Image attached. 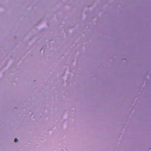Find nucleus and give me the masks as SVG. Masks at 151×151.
Returning <instances> with one entry per match:
<instances>
[{"label":"nucleus","mask_w":151,"mask_h":151,"mask_svg":"<svg viewBox=\"0 0 151 151\" xmlns=\"http://www.w3.org/2000/svg\"><path fill=\"white\" fill-rule=\"evenodd\" d=\"M18 141V139L17 138H15L14 139V142H16Z\"/></svg>","instance_id":"1"}]
</instances>
